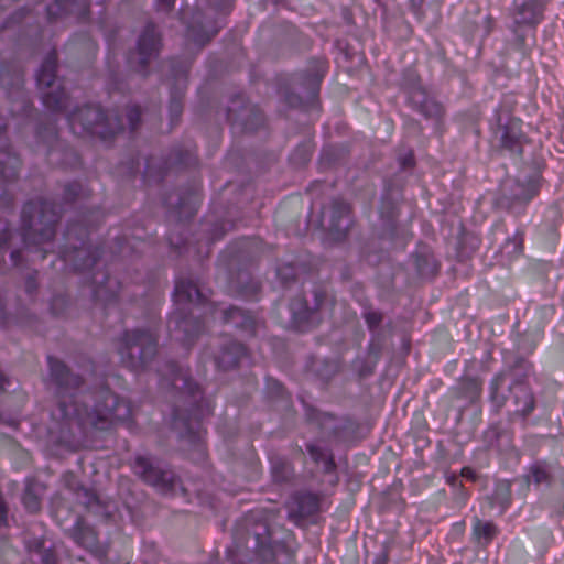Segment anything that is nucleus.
I'll return each mask as SVG.
<instances>
[{"label":"nucleus","mask_w":564,"mask_h":564,"mask_svg":"<svg viewBox=\"0 0 564 564\" xmlns=\"http://www.w3.org/2000/svg\"><path fill=\"white\" fill-rule=\"evenodd\" d=\"M173 425L181 432L184 430L188 434H191L193 431L191 419L181 417L178 413H175L173 417Z\"/></svg>","instance_id":"obj_20"},{"label":"nucleus","mask_w":564,"mask_h":564,"mask_svg":"<svg viewBox=\"0 0 564 564\" xmlns=\"http://www.w3.org/2000/svg\"><path fill=\"white\" fill-rule=\"evenodd\" d=\"M274 387L276 388V392H280L281 387H280V384L278 382H274Z\"/></svg>","instance_id":"obj_36"},{"label":"nucleus","mask_w":564,"mask_h":564,"mask_svg":"<svg viewBox=\"0 0 564 564\" xmlns=\"http://www.w3.org/2000/svg\"><path fill=\"white\" fill-rule=\"evenodd\" d=\"M75 539L78 544L83 545L87 550L91 552L97 551V538L91 529L86 528L82 530L79 533L75 535Z\"/></svg>","instance_id":"obj_18"},{"label":"nucleus","mask_w":564,"mask_h":564,"mask_svg":"<svg viewBox=\"0 0 564 564\" xmlns=\"http://www.w3.org/2000/svg\"><path fill=\"white\" fill-rule=\"evenodd\" d=\"M7 239V236L4 235L2 238H0V241H3Z\"/></svg>","instance_id":"obj_40"},{"label":"nucleus","mask_w":564,"mask_h":564,"mask_svg":"<svg viewBox=\"0 0 564 564\" xmlns=\"http://www.w3.org/2000/svg\"><path fill=\"white\" fill-rule=\"evenodd\" d=\"M48 366L51 378L57 386L58 398L52 415L61 422L62 430H105L115 422H126L131 417V405L124 399H119L108 389L98 391L96 395L79 392V378L69 375L62 361L48 357Z\"/></svg>","instance_id":"obj_1"},{"label":"nucleus","mask_w":564,"mask_h":564,"mask_svg":"<svg viewBox=\"0 0 564 564\" xmlns=\"http://www.w3.org/2000/svg\"><path fill=\"white\" fill-rule=\"evenodd\" d=\"M140 116H141V111H140L139 107L133 106L129 109L127 117H128V121L130 123L131 129L137 128L138 122L140 120Z\"/></svg>","instance_id":"obj_22"},{"label":"nucleus","mask_w":564,"mask_h":564,"mask_svg":"<svg viewBox=\"0 0 564 564\" xmlns=\"http://www.w3.org/2000/svg\"><path fill=\"white\" fill-rule=\"evenodd\" d=\"M95 295L97 299L102 300L105 297V286L101 284L98 285L97 289L95 290Z\"/></svg>","instance_id":"obj_28"},{"label":"nucleus","mask_w":564,"mask_h":564,"mask_svg":"<svg viewBox=\"0 0 564 564\" xmlns=\"http://www.w3.org/2000/svg\"><path fill=\"white\" fill-rule=\"evenodd\" d=\"M68 123L75 134L90 133L104 140L122 129L117 117L105 115L98 106H85L72 112Z\"/></svg>","instance_id":"obj_3"},{"label":"nucleus","mask_w":564,"mask_h":564,"mask_svg":"<svg viewBox=\"0 0 564 564\" xmlns=\"http://www.w3.org/2000/svg\"><path fill=\"white\" fill-rule=\"evenodd\" d=\"M221 313L225 322H230L241 327H249L252 325L251 317L246 315V313L238 307L223 310Z\"/></svg>","instance_id":"obj_15"},{"label":"nucleus","mask_w":564,"mask_h":564,"mask_svg":"<svg viewBox=\"0 0 564 564\" xmlns=\"http://www.w3.org/2000/svg\"><path fill=\"white\" fill-rule=\"evenodd\" d=\"M500 380V378H496L492 382V384H496L498 381Z\"/></svg>","instance_id":"obj_38"},{"label":"nucleus","mask_w":564,"mask_h":564,"mask_svg":"<svg viewBox=\"0 0 564 564\" xmlns=\"http://www.w3.org/2000/svg\"><path fill=\"white\" fill-rule=\"evenodd\" d=\"M470 474H471V470L469 468H464L463 469V475L464 476H470Z\"/></svg>","instance_id":"obj_35"},{"label":"nucleus","mask_w":564,"mask_h":564,"mask_svg":"<svg viewBox=\"0 0 564 564\" xmlns=\"http://www.w3.org/2000/svg\"><path fill=\"white\" fill-rule=\"evenodd\" d=\"M511 501V484L502 480L498 481L494 491V503L500 506L501 511H505Z\"/></svg>","instance_id":"obj_13"},{"label":"nucleus","mask_w":564,"mask_h":564,"mask_svg":"<svg viewBox=\"0 0 564 564\" xmlns=\"http://www.w3.org/2000/svg\"><path fill=\"white\" fill-rule=\"evenodd\" d=\"M292 311H294L293 306L291 307ZM294 313V318L295 321H302L306 317V315L308 314V310L307 307H305L304 312L303 313H299L296 314L295 312Z\"/></svg>","instance_id":"obj_29"},{"label":"nucleus","mask_w":564,"mask_h":564,"mask_svg":"<svg viewBox=\"0 0 564 564\" xmlns=\"http://www.w3.org/2000/svg\"><path fill=\"white\" fill-rule=\"evenodd\" d=\"M46 207H47V204H46V203L41 204V208H40V210H41V214H42V216H41V217H42L43 219H44V217H45V216H44V212H45Z\"/></svg>","instance_id":"obj_32"},{"label":"nucleus","mask_w":564,"mask_h":564,"mask_svg":"<svg viewBox=\"0 0 564 564\" xmlns=\"http://www.w3.org/2000/svg\"><path fill=\"white\" fill-rule=\"evenodd\" d=\"M105 280H106V283H107V284H109V283H110V281H111V280H110V278H106Z\"/></svg>","instance_id":"obj_39"},{"label":"nucleus","mask_w":564,"mask_h":564,"mask_svg":"<svg viewBox=\"0 0 564 564\" xmlns=\"http://www.w3.org/2000/svg\"><path fill=\"white\" fill-rule=\"evenodd\" d=\"M317 507L316 499L311 495L296 496L288 502L289 517L297 521L311 514Z\"/></svg>","instance_id":"obj_9"},{"label":"nucleus","mask_w":564,"mask_h":564,"mask_svg":"<svg viewBox=\"0 0 564 564\" xmlns=\"http://www.w3.org/2000/svg\"><path fill=\"white\" fill-rule=\"evenodd\" d=\"M311 456L315 459V460H319L322 458V454L317 451V448L313 445H310L307 447Z\"/></svg>","instance_id":"obj_26"},{"label":"nucleus","mask_w":564,"mask_h":564,"mask_svg":"<svg viewBox=\"0 0 564 564\" xmlns=\"http://www.w3.org/2000/svg\"><path fill=\"white\" fill-rule=\"evenodd\" d=\"M329 230L337 238L344 236L351 225L350 208L344 202L335 200L329 210Z\"/></svg>","instance_id":"obj_6"},{"label":"nucleus","mask_w":564,"mask_h":564,"mask_svg":"<svg viewBox=\"0 0 564 564\" xmlns=\"http://www.w3.org/2000/svg\"><path fill=\"white\" fill-rule=\"evenodd\" d=\"M511 393L513 395V402L516 405V412L525 416L530 414L534 409V398L530 388L522 383L517 382L511 387Z\"/></svg>","instance_id":"obj_8"},{"label":"nucleus","mask_w":564,"mask_h":564,"mask_svg":"<svg viewBox=\"0 0 564 564\" xmlns=\"http://www.w3.org/2000/svg\"><path fill=\"white\" fill-rule=\"evenodd\" d=\"M118 351L121 361L131 369H139L156 351V339L149 330H134L126 333L119 341Z\"/></svg>","instance_id":"obj_4"},{"label":"nucleus","mask_w":564,"mask_h":564,"mask_svg":"<svg viewBox=\"0 0 564 564\" xmlns=\"http://www.w3.org/2000/svg\"><path fill=\"white\" fill-rule=\"evenodd\" d=\"M245 355V347L236 341H232L221 351L218 357H216L215 362L219 368L229 369L237 366Z\"/></svg>","instance_id":"obj_11"},{"label":"nucleus","mask_w":564,"mask_h":564,"mask_svg":"<svg viewBox=\"0 0 564 564\" xmlns=\"http://www.w3.org/2000/svg\"><path fill=\"white\" fill-rule=\"evenodd\" d=\"M175 0H156V6L159 10L167 11L174 6Z\"/></svg>","instance_id":"obj_25"},{"label":"nucleus","mask_w":564,"mask_h":564,"mask_svg":"<svg viewBox=\"0 0 564 564\" xmlns=\"http://www.w3.org/2000/svg\"><path fill=\"white\" fill-rule=\"evenodd\" d=\"M550 478V471L545 464L534 463L530 466L528 474L525 475L527 481L535 485L547 482Z\"/></svg>","instance_id":"obj_14"},{"label":"nucleus","mask_w":564,"mask_h":564,"mask_svg":"<svg viewBox=\"0 0 564 564\" xmlns=\"http://www.w3.org/2000/svg\"><path fill=\"white\" fill-rule=\"evenodd\" d=\"M56 61V52H50L37 72L36 82L42 91L44 105L53 110H62L65 107L66 96L55 77Z\"/></svg>","instance_id":"obj_5"},{"label":"nucleus","mask_w":564,"mask_h":564,"mask_svg":"<svg viewBox=\"0 0 564 564\" xmlns=\"http://www.w3.org/2000/svg\"><path fill=\"white\" fill-rule=\"evenodd\" d=\"M22 501L24 507L30 512H35L40 509L41 501L40 497L33 491L31 487H28L23 494Z\"/></svg>","instance_id":"obj_19"},{"label":"nucleus","mask_w":564,"mask_h":564,"mask_svg":"<svg viewBox=\"0 0 564 564\" xmlns=\"http://www.w3.org/2000/svg\"><path fill=\"white\" fill-rule=\"evenodd\" d=\"M134 473L139 475L144 481L151 485H159L160 481H165V474L155 468L151 460L147 457L139 456L134 460Z\"/></svg>","instance_id":"obj_10"},{"label":"nucleus","mask_w":564,"mask_h":564,"mask_svg":"<svg viewBox=\"0 0 564 564\" xmlns=\"http://www.w3.org/2000/svg\"><path fill=\"white\" fill-rule=\"evenodd\" d=\"M6 128V124L4 123H0V131L3 130Z\"/></svg>","instance_id":"obj_37"},{"label":"nucleus","mask_w":564,"mask_h":564,"mask_svg":"<svg viewBox=\"0 0 564 564\" xmlns=\"http://www.w3.org/2000/svg\"><path fill=\"white\" fill-rule=\"evenodd\" d=\"M160 48V39L155 33L153 24H148L138 40V54L141 65H145L148 61L155 56Z\"/></svg>","instance_id":"obj_7"},{"label":"nucleus","mask_w":564,"mask_h":564,"mask_svg":"<svg viewBox=\"0 0 564 564\" xmlns=\"http://www.w3.org/2000/svg\"><path fill=\"white\" fill-rule=\"evenodd\" d=\"M95 263V260L90 261L89 263H85L83 267H80L79 269L83 270V269H88L91 267V264Z\"/></svg>","instance_id":"obj_34"},{"label":"nucleus","mask_w":564,"mask_h":564,"mask_svg":"<svg viewBox=\"0 0 564 564\" xmlns=\"http://www.w3.org/2000/svg\"><path fill=\"white\" fill-rule=\"evenodd\" d=\"M76 0H55V2L47 7V14L53 17H61L63 14L76 13Z\"/></svg>","instance_id":"obj_16"},{"label":"nucleus","mask_w":564,"mask_h":564,"mask_svg":"<svg viewBox=\"0 0 564 564\" xmlns=\"http://www.w3.org/2000/svg\"><path fill=\"white\" fill-rule=\"evenodd\" d=\"M171 111L173 115L178 116L181 113V104L178 101H172Z\"/></svg>","instance_id":"obj_27"},{"label":"nucleus","mask_w":564,"mask_h":564,"mask_svg":"<svg viewBox=\"0 0 564 564\" xmlns=\"http://www.w3.org/2000/svg\"><path fill=\"white\" fill-rule=\"evenodd\" d=\"M19 160L10 153H0V175L11 178L15 175Z\"/></svg>","instance_id":"obj_17"},{"label":"nucleus","mask_w":564,"mask_h":564,"mask_svg":"<svg viewBox=\"0 0 564 564\" xmlns=\"http://www.w3.org/2000/svg\"><path fill=\"white\" fill-rule=\"evenodd\" d=\"M498 529L490 521H481L475 518L473 523V535L479 544L488 545L497 535Z\"/></svg>","instance_id":"obj_12"},{"label":"nucleus","mask_w":564,"mask_h":564,"mask_svg":"<svg viewBox=\"0 0 564 564\" xmlns=\"http://www.w3.org/2000/svg\"><path fill=\"white\" fill-rule=\"evenodd\" d=\"M412 163H413L412 154H410L409 156L404 158L403 161H402V165L403 166H410V165H412Z\"/></svg>","instance_id":"obj_30"},{"label":"nucleus","mask_w":564,"mask_h":564,"mask_svg":"<svg viewBox=\"0 0 564 564\" xmlns=\"http://www.w3.org/2000/svg\"><path fill=\"white\" fill-rule=\"evenodd\" d=\"M52 223H53V220H50V224L42 231V234H41V240L42 241L50 240V239L53 238V236H54V228H53Z\"/></svg>","instance_id":"obj_24"},{"label":"nucleus","mask_w":564,"mask_h":564,"mask_svg":"<svg viewBox=\"0 0 564 564\" xmlns=\"http://www.w3.org/2000/svg\"><path fill=\"white\" fill-rule=\"evenodd\" d=\"M174 300L175 304L178 306L177 312H175L170 318V327L174 325V330L184 334V340L189 343L193 338V335L189 330L192 327L195 332H198L199 324L198 322H192L183 311L189 310L191 314L194 313V310L197 306H204L213 316L217 314V307L214 303H208L205 296L202 294L200 290L197 288L195 283L191 280H180L176 282L175 291H174Z\"/></svg>","instance_id":"obj_2"},{"label":"nucleus","mask_w":564,"mask_h":564,"mask_svg":"<svg viewBox=\"0 0 564 564\" xmlns=\"http://www.w3.org/2000/svg\"><path fill=\"white\" fill-rule=\"evenodd\" d=\"M366 322L370 328L377 327L381 322V314L378 312H368L365 315Z\"/></svg>","instance_id":"obj_23"},{"label":"nucleus","mask_w":564,"mask_h":564,"mask_svg":"<svg viewBox=\"0 0 564 564\" xmlns=\"http://www.w3.org/2000/svg\"><path fill=\"white\" fill-rule=\"evenodd\" d=\"M32 205L31 204H28L24 206V209H23V217H25L28 214H29V210L31 209Z\"/></svg>","instance_id":"obj_33"},{"label":"nucleus","mask_w":564,"mask_h":564,"mask_svg":"<svg viewBox=\"0 0 564 564\" xmlns=\"http://www.w3.org/2000/svg\"><path fill=\"white\" fill-rule=\"evenodd\" d=\"M173 384L176 386V382L178 380H181L183 382V388L188 390L189 392L193 393V389L194 387L197 389V386L194 384L191 380H188L187 378H185L184 376H182L178 371H174L173 370Z\"/></svg>","instance_id":"obj_21"},{"label":"nucleus","mask_w":564,"mask_h":564,"mask_svg":"<svg viewBox=\"0 0 564 564\" xmlns=\"http://www.w3.org/2000/svg\"><path fill=\"white\" fill-rule=\"evenodd\" d=\"M453 529L455 530V532H457V533H459V534H460V533H463V531H464V525H463L462 523H455V524L453 525Z\"/></svg>","instance_id":"obj_31"}]
</instances>
